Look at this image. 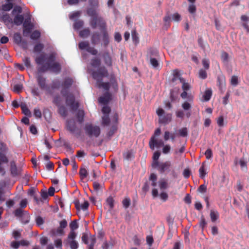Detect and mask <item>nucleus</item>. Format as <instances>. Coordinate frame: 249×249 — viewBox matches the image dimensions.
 <instances>
[{
  "label": "nucleus",
  "mask_w": 249,
  "mask_h": 249,
  "mask_svg": "<svg viewBox=\"0 0 249 249\" xmlns=\"http://www.w3.org/2000/svg\"><path fill=\"white\" fill-rule=\"evenodd\" d=\"M91 6L87 10V13L90 17L89 25L93 29L99 28L102 31L104 46L107 47L109 43V35L107 29V23L104 19L99 15L96 8L99 6L98 0H89Z\"/></svg>",
  "instance_id": "obj_1"
},
{
  "label": "nucleus",
  "mask_w": 249,
  "mask_h": 249,
  "mask_svg": "<svg viewBox=\"0 0 249 249\" xmlns=\"http://www.w3.org/2000/svg\"><path fill=\"white\" fill-rule=\"evenodd\" d=\"M45 59V55L43 53L36 58L35 61L36 63L38 65H42L38 69L39 71L45 72L51 71L56 73L60 72L61 70L60 64L58 62H54L56 59V53H50L47 57L46 62L43 64Z\"/></svg>",
  "instance_id": "obj_2"
},
{
  "label": "nucleus",
  "mask_w": 249,
  "mask_h": 249,
  "mask_svg": "<svg viewBox=\"0 0 249 249\" xmlns=\"http://www.w3.org/2000/svg\"><path fill=\"white\" fill-rule=\"evenodd\" d=\"M108 72L105 66H101L100 68L92 72V77L97 80V83L99 88H103L107 92H108L110 88L109 82H102L103 78L107 77Z\"/></svg>",
  "instance_id": "obj_3"
},
{
  "label": "nucleus",
  "mask_w": 249,
  "mask_h": 249,
  "mask_svg": "<svg viewBox=\"0 0 249 249\" xmlns=\"http://www.w3.org/2000/svg\"><path fill=\"white\" fill-rule=\"evenodd\" d=\"M84 130L86 134L90 138H97L101 133V129L99 126L89 123L85 124Z\"/></svg>",
  "instance_id": "obj_4"
},
{
  "label": "nucleus",
  "mask_w": 249,
  "mask_h": 249,
  "mask_svg": "<svg viewBox=\"0 0 249 249\" xmlns=\"http://www.w3.org/2000/svg\"><path fill=\"white\" fill-rule=\"evenodd\" d=\"M66 127L69 131L74 134L76 137L78 138L81 136L82 133L81 129L77 126L76 122L74 119L68 120L66 123Z\"/></svg>",
  "instance_id": "obj_5"
},
{
  "label": "nucleus",
  "mask_w": 249,
  "mask_h": 249,
  "mask_svg": "<svg viewBox=\"0 0 249 249\" xmlns=\"http://www.w3.org/2000/svg\"><path fill=\"white\" fill-rule=\"evenodd\" d=\"M156 113L159 117V123L162 124H167L171 121L172 114L167 113L164 114V110L161 108H159L156 110Z\"/></svg>",
  "instance_id": "obj_6"
},
{
  "label": "nucleus",
  "mask_w": 249,
  "mask_h": 249,
  "mask_svg": "<svg viewBox=\"0 0 249 249\" xmlns=\"http://www.w3.org/2000/svg\"><path fill=\"white\" fill-rule=\"evenodd\" d=\"M66 96V103L67 106H69L71 109L75 111L79 107V104L78 102H75V97L72 94H67V92L65 93Z\"/></svg>",
  "instance_id": "obj_7"
},
{
  "label": "nucleus",
  "mask_w": 249,
  "mask_h": 249,
  "mask_svg": "<svg viewBox=\"0 0 249 249\" xmlns=\"http://www.w3.org/2000/svg\"><path fill=\"white\" fill-rule=\"evenodd\" d=\"M78 46L80 49L84 50L93 55H96L98 53V50L94 47L89 46V44L88 41H81L79 44Z\"/></svg>",
  "instance_id": "obj_8"
},
{
  "label": "nucleus",
  "mask_w": 249,
  "mask_h": 249,
  "mask_svg": "<svg viewBox=\"0 0 249 249\" xmlns=\"http://www.w3.org/2000/svg\"><path fill=\"white\" fill-rule=\"evenodd\" d=\"M37 82L39 88L42 90H45L47 92L51 93V91L50 87L46 83V78L39 75L36 77Z\"/></svg>",
  "instance_id": "obj_9"
},
{
  "label": "nucleus",
  "mask_w": 249,
  "mask_h": 249,
  "mask_svg": "<svg viewBox=\"0 0 249 249\" xmlns=\"http://www.w3.org/2000/svg\"><path fill=\"white\" fill-rule=\"evenodd\" d=\"M73 83V80L71 78L66 77L64 79L62 83V89L61 91V93L63 96H66L65 93L67 92V89H69Z\"/></svg>",
  "instance_id": "obj_10"
},
{
  "label": "nucleus",
  "mask_w": 249,
  "mask_h": 249,
  "mask_svg": "<svg viewBox=\"0 0 249 249\" xmlns=\"http://www.w3.org/2000/svg\"><path fill=\"white\" fill-rule=\"evenodd\" d=\"M164 145V142L162 140H158L155 137H151L149 142V146L151 149L154 150L155 147L159 148Z\"/></svg>",
  "instance_id": "obj_11"
},
{
  "label": "nucleus",
  "mask_w": 249,
  "mask_h": 249,
  "mask_svg": "<svg viewBox=\"0 0 249 249\" xmlns=\"http://www.w3.org/2000/svg\"><path fill=\"white\" fill-rule=\"evenodd\" d=\"M23 26L24 28L23 32V36H27L28 35L31 33L32 30L33 28V25L31 22V19L30 18L25 19Z\"/></svg>",
  "instance_id": "obj_12"
},
{
  "label": "nucleus",
  "mask_w": 249,
  "mask_h": 249,
  "mask_svg": "<svg viewBox=\"0 0 249 249\" xmlns=\"http://www.w3.org/2000/svg\"><path fill=\"white\" fill-rule=\"evenodd\" d=\"M118 116L117 113L114 114L112 118V124L110 130L108 132V136H112L117 129Z\"/></svg>",
  "instance_id": "obj_13"
},
{
  "label": "nucleus",
  "mask_w": 249,
  "mask_h": 249,
  "mask_svg": "<svg viewBox=\"0 0 249 249\" xmlns=\"http://www.w3.org/2000/svg\"><path fill=\"white\" fill-rule=\"evenodd\" d=\"M14 41L18 45H21L24 49L27 48V43L25 41H22V37L18 33H16L14 35Z\"/></svg>",
  "instance_id": "obj_14"
},
{
  "label": "nucleus",
  "mask_w": 249,
  "mask_h": 249,
  "mask_svg": "<svg viewBox=\"0 0 249 249\" xmlns=\"http://www.w3.org/2000/svg\"><path fill=\"white\" fill-rule=\"evenodd\" d=\"M102 57L103 59L104 62L105 64L107 67H111L112 65V57L110 55V53L108 52H104L102 55Z\"/></svg>",
  "instance_id": "obj_15"
},
{
  "label": "nucleus",
  "mask_w": 249,
  "mask_h": 249,
  "mask_svg": "<svg viewBox=\"0 0 249 249\" xmlns=\"http://www.w3.org/2000/svg\"><path fill=\"white\" fill-rule=\"evenodd\" d=\"M171 166V163L169 161H166L164 162L159 163V164L157 167L160 173H163L166 171H167Z\"/></svg>",
  "instance_id": "obj_16"
},
{
  "label": "nucleus",
  "mask_w": 249,
  "mask_h": 249,
  "mask_svg": "<svg viewBox=\"0 0 249 249\" xmlns=\"http://www.w3.org/2000/svg\"><path fill=\"white\" fill-rule=\"evenodd\" d=\"M76 237V233L74 231H70L68 237L66 240H64V245L66 246H68L70 243H72L75 240Z\"/></svg>",
  "instance_id": "obj_17"
},
{
  "label": "nucleus",
  "mask_w": 249,
  "mask_h": 249,
  "mask_svg": "<svg viewBox=\"0 0 249 249\" xmlns=\"http://www.w3.org/2000/svg\"><path fill=\"white\" fill-rule=\"evenodd\" d=\"M111 99V95L108 92H106L99 99V102L104 105H107Z\"/></svg>",
  "instance_id": "obj_18"
},
{
  "label": "nucleus",
  "mask_w": 249,
  "mask_h": 249,
  "mask_svg": "<svg viewBox=\"0 0 249 249\" xmlns=\"http://www.w3.org/2000/svg\"><path fill=\"white\" fill-rule=\"evenodd\" d=\"M160 153L159 151H155L153 155V162L152 163V166L153 168H156L158 167V165L159 164V162L158 161V160L160 157Z\"/></svg>",
  "instance_id": "obj_19"
},
{
  "label": "nucleus",
  "mask_w": 249,
  "mask_h": 249,
  "mask_svg": "<svg viewBox=\"0 0 249 249\" xmlns=\"http://www.w3.org/2000/svg\"><path fill=\"white\" fill-rule=\"evenodd\" d=\"M100 35L97 32H94L91 36V42L92 45H95L100 43Z\"/></svg>",
  "instance_id": "obj_20"
},
{
  "label": "nucleus",
  "mask_w": 249,
  "mask_h": 249,
  "mask_svg": "<svg viewBox=\"0 0 249 249\" xmlns=\"http://www.w3.org/2000/svg\"><path fill=\"white\" fill-rule=\"evenodd\" d=\"M217 82L220 90L225 88V80L224 76H218L217 78Z\"/></svg>",
  "instance_id": "obj_21"
},
{
  "label": "nucleus",
  "mask_w": 249,
  "mask_h": 249,
  "mask_svg": "<svg viewBox=\"0 0 249 249\" xmlns=\"http://www.w3.org/2000/svg\"><path fill=\"white\" fill-rule=\"evenodd\" d=\"M24 21V17L22 15L17 14L15 16L13 19L14 23L17 25H20Z\"/></svg>",
  "instance_id": "obj_22"
},
{
  "label": "nucleus",
  "mask_w": 249,
  "mask_h": 249,
  "mask_svg": "<svg viewBox=\"0 0 249 249\" xmlns=\"http://www.w3.org/2000/svg\"><path fill=\"white\" fill-rule=\"evenodd\" d=\"M90 65L93 68L99 67L101 65V60L100 58L95 57L92 58L90 62Z\"/></svg>",
  "instance_id": "obj_23"
},
{
  "label": "nucleus",
  "mask_w": 249,
  "mask_h": 249,
  "mask_svg": "<svg viewBox=\"0 0 249 249\" xmlns=\"http://www.w3.org/2000/svg\"><path fill=\"white\" fill-rule=\"evenodd\" d=\"M0 19L6 25H8L13 22L12 18L7 14H3L0 17Z\"/></svg>",
  "instance_id": "obj_24"
},
{
  "label": "nucleus",
  "mask_w": 249,
  "mask_h": 249,
  "mask_svg": "<svg viewBox=\"0 0 249 249\" xmlns=\"http://www.w3.org/2000/svg\"><path fill=\"white\" fill-rule=\"evenodd\" d=\"M85 112L83 110L79 109L78 110L76 116L78 122L79 124H82L84 120Z\"/></svg>",
  "instance_id": "obj_25"
},
{
  "label": "nucleus",
  "mask_w": 249,
  "mask_h": 249,
  "mask_svg": "<svg viewBox=\"0 0 249 249\" xmlns=\"http://www.w3.org/2000/svg\"><path fill=\"white\" fill-rule=\"evenodd\" d=\"M123 158L127 160H131L134 158L133 152L132 150H128L123 154Z\"/></svg>",
  "instance_id": "obj_26"
},
{
  "label": "nucleus",
  "mask_w": 249,
  "mask_h": 249,
  "mask_svg": "<svg viewBox=\"0 0 249 249\" xmlns=\"http://www.w3.org/2000/svg\"><path fill=\"white\" fill-rule=\"evenodd\" d=\"M10 172L13 177H16L18 175L17 166L14 161H11L10 162Z\"/></svg>",
  "instance_id": "obj_27"
},
{
  "label": "nucleus",
  "mask_w": 249,
  "mask_h": 249,
  "mask_svg": "<svg viewBox=\"0 0 249 249\" xmlns=\"http://www.w3.org/2000/svg\"><path fill=\"white\" fill-rule=\"evenodd\" d=\"M159 186L161 190L167 189L169 187L167 180L164 178L160 179L159 181Z\"/></svg>",
  "instance_id": "obj_28"
},
{
  "label": "nucleus",
  "mask_w": 249,
  "mask_h": 249,
  "mask_svg": "<svg viewBox=\"0 0 249 249\" xmlns=\"http://www.w3.org/2000/svg\"><path fill=\"white\" fill-rule=\"evenodd\" d=\"M149 181L151 182V185L155 187L157 183V176L155 173H151L149 177Z\"/></svg>",
  "instance_id": "obj_29"
},
{
  "label": "nucleus",
  "mask_w": 249,
  "mask_h": 249,
  "mask_svg": "<svg viewBox=\"0 0 249 249\" xmlns=\"http://www.w3.org/2000/svg\"><path fill=\"white\" fill-rule=\"evenodd\" d=\"M210 217L213 222H215L219 218V214L217 211L211 210L210 211Z\"/></svg>",
  "instance_id": "obj_30"
},
{
  "label": "nucleus",
  "mask_w": 249,
  "mask_h": 249,
  "mask_svg": "<svg viewBox=\"0 0 249 249\" xmlns=\"http://www.w3.org/2000/svg\"><path fill=\"white\" fill-rule=\"evenodd\" d=\"M199 177L201 178H205L207 173L205 169V163L203 162L202 163V165L201 167H200L199 169Z\"/></svg>",
  "instance_id": "obj_31"
},
{
  "label": "nucleus",
  "mask_w": 249,
  "mask_h": 249,
  "mask_svg": "<svg viewBox=\"0 0 249 249\" xmlns=\"http://www.w3.org/2000/svg\"><path fill=\"white\" fill-rule=\"evenodd\" d=\"M20 218L22 223L26 224L29 222L30 216L28 212L26 211Z\"/></svg>",
  "instance_id": "obj_32"
},
{
  "label": "nucleus",
  "mask_w": 249,
  "mask_h": 249,
  "mask_svg": "<svg viewBox=\"0 0 249 249\" xmlns=\"http://www.w3.org/2000/svg\"><path fill=\"white\" fill-rule=\"evenodd\" d=\"M51 233L52 236H56L57 235H62L64 234L63 229L59 227L57 229H53L51 230Z\"/></svg>",
  "instance_id": "obj_33"
},
{
  "label": "nucleus",
  "mask_w": 249,
  "mask_h": 249,
  "mask_svg": "<svg viewBox=\"0 0 249 249\" xmlns=\"http://www.w3.org/2000/svg\"><path fill=\"white\" fill-rule=\"evenodd\" d=\"M106 203L109 206V210H111L114 207V200L112 196H109L106 199Z\"/></svg>",
  "instance_id": "obj_34"
},
{
  "label": "nucleus",
  "mask_w": 249,
  "mask_h": 249,
  "mask_svg": "<svg viewBox=\"0 0 249 249\" xmlns=\"http://www.w3.org/2000/svg\"><path fill=\"white\" fill-rule=\"evenodd\" d=\"M58 107V113L62 116L65 117L67 115V109L64 106H59Z\"/></svg>",
  "instance_id": "obj_35"
},
{
  "label": "nucleus",
  "mask_w": 249,
  "mask_h": 249,
  "mask_svg": "<svg viewBox=\"0 0 249 249\" xmlns=\"http://www.w3.org/2000/svg\"><path fill=\"white\" fill-rule=\"evenodd\" d=\"M212 95V91L211 89H209L206 90L203 96V97L204 98V100L205 101H208L210 100L211 96Z\"/></svg>",
  "instance_id": "obj_36"
},
{
  "label": "nucleus",
  "mask_w": 249,
  "mask_h": 249,
  "mask_svg": "<svg viewBox=\"0 0 249 249\" xmlns=\"http://www.w3.org/2000/svg\"><path fill=\"white\" fill-rule=\"evenodd\" d=\"M179 81L182 84V89L183 90L187 91L189 90L190 88V85L188 83L185 82L184 78L182 77H179Z\"/></svg>",
  "instance_id": "obj_37"
},
{
  "label": "nucleus",
  "mask_w": 249,
  "mask_h": 249,
  "mask_svg": "<svg viewBox=\"0 0 249 249\" xmlns=\"http://www.w3.org/2000/svg\"><path fill=\"white\" fill-rule=\"evenodd\" d=\"M84 24V22L82 20H76L73 24V27L76 30L81 29Z\"/></svg>",
  "instance_id": "obj_38"
},
{
  "label": "nucleus",
  "mask_w": 249,
  "mask_h": 249,
  "mask_svg": "<svg viewBox=\"0 0 249 249\" xmlns=\"http://www.w3.org/2000/svg\"><path fill=\"white\" fill-rule=\"evenodd\" d=\"M90 34V30L89 28H85L82 30H81L79 33V36L81 37H87Z\"/></svg>",
  "instance_id": "obj_39"
},
{
  "label": "nucleus",
  "mask_w": 249,
  "mask_h": 249,
  "mask_svg": "<svg viewBox=\"0 0 249 249\" xmlns=\"http://www.w3.org/2000/svg\"><path fill=\"white\" fill-rule=\"evenodd\" d=\"M26 211L21 208H18L14 212V214L16 217H21Z\"/></svg>",
  "instance_id": "obj_40"
},
{
  "label": "nucleus",
  "mask_w": 249,
  "mask_h": 249,
  "mask_svg": "<svg viewBox=\"0 0 249 249\" xmlns=\"http://www.w3.org/2000/svg\"><path fill=\"white\" fill-rule=\"evenodd\" d=\"M8 160L5 154L0 152V165L2 163H7Z\"/></svg>",
  "instance_id": "obj_41"
},
{
  "label": "nucleus",
  "mask_w": 249,
  "mask_h": 249,
  "mask_svg": "<svg viewBox=\"0 0 249 249\" xmlns=\"http://www.w3.org/2000/svg\"><path fill=\"white\" fill-rule=\"evenodd\" d=\"M13 7V3L11 2H8L2 5V10L4 11H9Z\"/></svg>",
  "instance_id": "obj_42"
},
{
  "label": "nucleus",
  "mask_w": 249,
  "mask_h": 249,
  "mask_svg": "<svg viewBox=\"0 0 249 249\" xmlns=\"http://www.w3.org/2000/svg\"><path fill=\"white\" fill-rule=\"evenodd\" d=\"M79 175L82 179H84L88 176V171L85 168H81L79 170Z\"/></svg>",
  "instance_id": "obj_43"
},
{
  "label": "nucleus",
  "mask_w": 249,
  "mask_h": 249,
  "mask_svg": "<svg viewBox=\"0 0 249 249\" xmlns=\"http://www.w3.org/2000/svg\"><path fill=\"white\" fill-rule=\"evenodd\" d=\"M229 54L225 52H222L221 55V59L223 63H228L229 61Z\"/></svg>",
  "instance_id": "obj_44"
},
{
  "label": "nucleus",
  "mask_w": 249,
  "mask_h": 249,
  "mask_svg": "<svg viewBox=\"0 0 249 249\" xmlns=\"http://www.w3.org/2000/svg\"><path fill=\"white\" fill-rule=\"evenodd\" d=\"M40 37V33L37 31H34L31 35V39L33 40L38 39Z\"/></svg>",
  "instance_id": "obj_45"
},
{
  "label": "nucleus",
  "mask_w": 249,
  "mask_h": 249,
  "mask_svg": "<svg viewBox=\"0 0 249 249\" xmlns=\"http://www.w3.org/2000/svg\"><path fill=\"white\" fill-rule=\"evenodd\" d=\"M131 200L129 197H125L122 201V204L124 207L125 209L128 208L130 205Z\"/></svg>",
  "instance_id": "obj_46"
},
{
  "label": "nucleus",
  "mask_w": 249,
  "mask_h": 249,
  "mask_svg": "<svg viewBox=\"0 0 249 249\" xmlns=\"http://www.w3.org/2000/svg\"><path fill=\"white\" fill-rule=\"evenodd\" d=\"M150 62L151 65L155 69H157L159 66L158 61L155 58L151 57Z\"/></svg>",
  "instance_id": "obj_47"
},
{
  "label": "nucleus",
  "mask_w": 249,
  "mask_h": 249,
  "mask_svg": "<svg viewBox=\"0 0 249 249\" xmlns=\"http://www.w3.org/2000/svg\"><path fill=\"white\" fill-rule=\"evenodd\" d=\"M110 123L108 115H105L102 117V124L104 125H108Z\"/></svg>",
  "instance_id": "obj_48"
},
{
  "label": "nucleus",
  "mask_w": 249,
  "mask_h": 249,
  "mask_svg": "<svg viewBox=\"0 0 249 249\" xmlns=\"http://www.w3.org/2000/svg\"><path fill=\"white\" fill-rule=\"evenodd\" d=\"M44 45L41 43L36 44L34 48V51L36 53L40 52L43 49Z\"/></svg>",
  "instance_id": "obj_49"
},
{
  "label": "nucleus",
  "mask_w": 249,
  "mask_h": 249,
  "mask_svg": "<svg viewBox=\"0 0 249 249\" xmlns=\"http://www.w3.org/2000/svg\"><path fill=\"white\" fill-rule=\"evenodd\" d=\"M179 77H180L179 72L178 70H175L173 72V77L172 79V82H175L178 79L179 80Z\"/></svg>",
  "instance_id": "obj_50"
},
{
  "label": "nucleus",
  "mask_w": 249,
  "mask_h": 249,
  "mask_svg": "<svg viewBox=\"0 0 249 249\" xmlns=\"http://www.w3.org/2000/svg\"><path fill=\"white\" fill-rule=\"evenodd\" d=\"M180 136L185 137L188 135V130L186 127L182 128L178 131Z\"/></svg>",
  "instance_id": "obj_51"
},
{
  "label": "nucleus",
  "mask_w": 249,
  "mask_h": 249,
  "mask_svg": "<svg viewBox=\"0 0 249 249\" xmlns=\"http://www.w3.org/2000/svg\"><path fill=\"white\" fill-rule=\"evenodd\" d=\"M196 11V6L194 4H190L188 6V11L189 12L192 14H195Z\"/></svg>",
  "instance_id": "obj_52"
},
{
  "label": "nucleus",
  "mask_w": 249,
  "mask_h": 249,
  "mask_svg": "<svg viewBox=\"0 0 249 249\" xmlns=\"http://www.w3.org/2000/svg\"><path fill=\"white\" fill-rule=\"evenodd\" d=\"M23 89V85L22 84H16L14 85L13 88V91L16 93H19Z\"/></svg>",
  "instance_id": "obj_53"
},
{
  "label": "nucleus",
  "mask_w": 249,
  "mask_h": 249,
  "mask_svg": "<svg viewBox=\"0 0 249 249\" xmlns=\"http://www.w3.org/2000/svg\"><path fill=\"white\" fill-rule=\"evenodd\" d=\"M21 107L23 113L26 116H30L31 115V112L28 108L25 105H21Z\"/></svg>",
  "instance_id": "obj_54"
},
{
  "label": "nucleus",
  "mask_w": 249,
  "mask_h": 249,
  "mask_svg": "<svg viewBox=\"0 0 249 249\" xmlns=\"http://www.w3.org/2000/svg\"><path fill=\"white\" fill-rule=\"evenodd\" d=\"M199 224L200 227H201L203 230L207 225V222L203 215H202L200 217V219Z\"/></svg>",
  "instance_id": "obj_55"
},
{
  "label": "nucleus",
  "mask_w": 249,
  "mask_h": 249,
  "mask_svg": "<svg viewBox=\"0 0 249 249\" xmlns=\"http://www.w3.org/2000/svg\"><path fill=\"white\" fill-rule=\"evenodd\" d=\"M54 244L56 248L62 249V241L61 239H57L54 241Z\"/></svg>",
  "instance_id": "obj_56"
},
{
  "label": "nucleus",
  "mask_w": 249,
  "mask_h": 249,
  "mask_svg": "<svg viewBox=\"0 0 249 249\" xmlns=\"http://www.w3.org/2000/svg\"><path fill=\"white\" fill-rule=\"evenodd\" d=\"M199 77L202 79H205L207 77V74L205 70L203 69H200L199 71Z\"/></svg>",
  "instance_id": "obj_57"
},
{
  "label": "nucleus",
  "mask_w": 249,
  "mask_h": 249,
  "mask_svg": "<svg viewBox=\"0 0 249 249\" xmlns=\"http://www.w3.org/2000/svg\"><path fill=\"white\" fill-rule=\"evenodd\" d=\"M149 54L151 58L152 57V56H158L159 55V53L157 49H151L149 51Z\"/></svg>",
  "instance_id": "obj_58"
},
{
  "label": "nucleus",
  "mask_w": 249,
  "mask_h": 249,
  "mask_svg": "<svg viewBox=\"0 0 249 249\" xmlns=\"http://www.w3.org/2000/svg\"><path fill=\"white\" fill-rule=\"evenodd\" d=\"M36 222L38 226H40L44 224V220L40 216H37L36 218Z\"/></svg>",
  "instance_id": "obj_59"
},
{
  "label": "nucleus",
  "mask_w": 249,
  "mask_h": 249,
  "mask_svg": "<svg viewBox=\"0 0 249 249\" xmlns=\"http://www.w3.org/2000/svg\"><path fill=\"white\" fill-rule=\"evenodd\" d=\"M132 37L134 42L136 44L138 43L139 41V37L136 31L132 32Z\"/></svg>",
  "instance_id": "obj_60"
},
{
  "label": "nucleus",
  "mask_w": 249,
  "mask_h": 249,
  "mask_svg": "<svg viewBox=\"0 0 249 249\" xmlns=\"http://www.w3.org/2000/svg\"><path fill=\"white\" fill-rule=\"evenodd\" d=\"M197 41L199 46L204 51L205 50V44L204 43L202 37L199 36Z\"/></svg>",
  "instance_id": "obj_61"
},
{
  "label": "nucleus",
  "mask_w": 249,
  "mask_h": 249,
  "mask_svg": "<svg viewBox=\"0 0 249 249\" xmlns=\"http://www.w3.org/2000/svg\"><path fill=\"white\" fill-rule=\"evenodd\" d=\"M202 65L205 70H208L210 67V61L207 59H203L202 61Z\"/></svg>",
  "instance_id": "obj_62"
},
{
  "label": "nucleus",
  "mask_w": 249,
  "mask_h": 249,
  "mask_svg": "<svg viewBox=\"0 0 249 249\" xmlns=\"http://www.w3.org/2000/svg\"><path fill=\"white\" fill-rule=\"evenodd\" d=\"M70 227L71 229V231H74V230H76L78 228V225L76 222V221L74 220L72 221L70 224Z\"/></svg>",
  "instance_id": "obj_63"
},
{
  "label": "nucleus",
  "mask_w": 249,
  "mask_h": 249,
  "mask_svg": "<svg viewBox=\"0 0 249 249\" xmlns=\"http://www.w3.org/2000/svg\"><path fill=\"white\" fill-rule=\"evenodd\" d=\"M22 12V8L19 6H15L13 11H12V14L15 15L16 13L18 14H19Z\"/></svg>",
  "instance_id": "obj_64"
}]
</instances>
